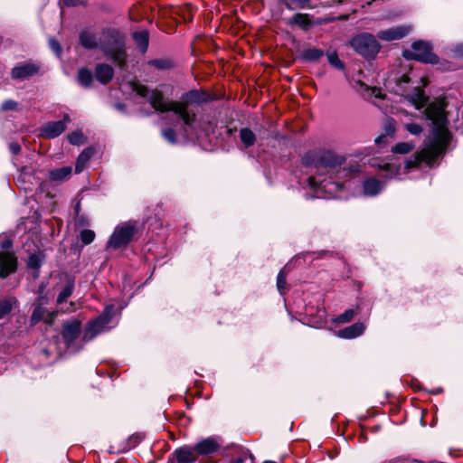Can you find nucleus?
<instances>
[{"mask_svg": "<svg viewBox=\"0 0 463 463\" xmlns=\"http://www.w3.org/2000/svg\"><path fill=\"white\" fill-rule=\"evenodd\" d=\"M194 447H182L175 451V455L178 463H194L196 457Z\"/></svg>", "mask_w": 463, "mask_h": 463, "instance_id": "18", "label": "nucleus"}, {"mask_svg": "<svg viewBox=\"0 0 463 463\" xmlns=\"http://www.w3.org/2000/svg\"><path fill=\"white\" fill-rule=\"evenodd\" d=\"M395 132V122L393 119H387L384 125V136L392 137Z\"/></svg>", "mask_w": 463, "mask_h": 463, "instance_id": "41", "label": "nucleus"}, {"mask_svg": "<svg viewBox=\"0 0 463 463\" xmlns=\"http://www.w3.org/2000/svg\"><path fill=\"white\" fill-rule=\"evenodd\" d=\"M74 288V281L72 279H68L67 284L60 292L57 298V304L61 305L68 298H70L72 294Z\"/></svg>", "mask_w": 463, "mask_h": 463, "instance_id": "29", "label": "nucleus"}, {"mask_svg": "<svg viewBox=\"0 0 463 463\" xmlns=\"http://www.w3.org/2000/svg\"><path fill=\"white\" fill-rule=\"evenodd\" d=\"M349 45L358 54L367 60L375 58L381 49V45L376 38L368 33H363L354 36L350 40Z\"/></svg>", "mask_w": 463, "mask_h": 463, "instance_id": "6", "label": "nucleus"}, {"mask_svg": "<svg viewBox=\"0 0 463 463\" xmlns=\"http://www.w3.org/2000/svg\"><path fill=\"white\" fill-rule=\"evenodd\" d=\"M337 3H342L344 0H336Z\"/></svg>", "mask_w": 463, "mask_h": 463, "instance_id": "60", "label": "nucleus"}, {"mask_svg": "<svg viewBox=\"0 0 463 463\" xmlns=\"http://www.w3.org/2000/svg\"><path fill=\"white\" fill-rule=\"evenodd\" d=\"M70 306H71V308H70V309H69V308H68V309H66V310H65V312L74 311V307H74V303H73V302H71V303H70Z\"/></svg>", "mask_w": 463, "mask_h": 463, "instance_id": "54", "label": "nucleus"}, {"mask_svg": "<svg viewBox=\"0 0 463 463\" xmlns=\"http://www.w3.org/2000/svg\"><path fill=\"white\" fill-rule=\"evenodd\" d=\"M208 463H217V461L212 460V461H210Z\"/></svg>", "mask_w": 463, "mask_h": 463, "instance_id": "59", "label": "nucleus"}, {"mask_svg": "<svg viewBox=\"0 0 463 463\" xmlns=\"http://www.w3.org/2000/svg\"><path fill=\"white\" fill-rule=\"evenodd\" d=\"M277 288L280 294H284L286 292V290L288 289V288H287V273L285 271V268L282 269L278 274Z\"/></svg>", "mask_w": 463, "mask_h": 463, "instance_id": "33", "label": "nucleus"}, {"mask_svg": "<svg viewBox=\"0 0 463 463\" xmlns=\"http://www.w3.org/2000/svg\"><path fill=\"white\" fill-rule=\"evenodd\" d=\"M365 329L363 323L353 324L338 332V335L342 338L352 339L361 335Z\"/></svg>", "mask_w": 463, "mask_h": 463, "instance_id": "20", "label": "nucleus"}, {"mask_svg": "<svg viewBox=\"0 0 463 463\" xmlns=\"http://www.w3.org/2000/svg\"><path fill=\"white\" fill-rule=\"evenodd\" d=\"M92 80H93V76H92V72L86 69V68H81L78 71V81L79 83L87 88V87H90L92 83Z\"/></svg>", "mask_w": 463, "mask_h": 463, "instance_id": "28", "label": "nucleus"}, {"mask_svg": "<svg viewBox=\"0 0 463 463\" xmlns=\"http://www.w3.org/2000/svg\"><path fill=\"white\" fill-rule=\"evenodd\" d=\"M328 62L335 68L338 70H344L345 65L343 61L338 58V55L335 52H332L327 53Z\"/></svg>", "mask_w": 463, "mask_h": 463, "instance_id": "35", "label": "nucleus"}, {"mask_svg": "<svg viewBox=\"0 0 463 463\" xmlns=\"http://www.w3.org/2000/svg\"><path fill=\"white\" fill-rule=\"evenodd\" d=\"M80 241L84 245L90 244L95 239V232L91 230H82L80 233Z\"/></svg>", "mask_w": 463, "mask_h": 463, "instance_id": "36", "label": "nucleus"}, {"mask_svg": "<svg viewBox=\"0 0 463 463\" xmlns=\"http://www.w3.org/2000/svg\"><path fill=\"white\" fill-rule=\"evenodd\" d=\"M114 71L111 66L105 63L98 64L95 70L96 79L102 84L109 82Z\"/></svg>", "mask_w": 463, "mask_h": 463, "instance_id": "19", "label": "nucleus"}, {"mask_svg": "<svg viewBox=\"0 0 463 463\" xmlns=\"http://www.w3.org/2000/svg\"><path fill=\"white\" fill-rule=\"evenodd\" d=\"M61 337L68 350L76 353L88 343L85 341L84 331L81 332V322L78 319H69L62 324Z\"/></svg>", "mask_w": 463, "mask_h": 463, "instance_id": "5", "label": "nucleus"}, {"mask_svg": "<svg viewBox=\"0 0 463 463\" xmlns=\"http://www.w3.org/2000/svg\"><path fill=\"white\" fill-rule=\"evenodd\" d=\"M71 144L80 146L84 142V136L80 131H74L68 136Z\"/></svg>", "mask_w": 463, "mask_h": 463, "instance_id": "38", "label": "nucleus"}, {"mask_svg": "<svg viewBox=\"0 0 463 463\" xmlns=\"http://www.w3.org/2000/svg\"><path fill=\"white\" fill-rule=\"evenodd\" d=\"M14 303H16V299L14 298L0 300V319L11 312Z\"/></svg>", "mask_w": 463, "mask_h": 463, "instance_id": "31", "label": "nucleus"}, {"mask_svg": "<svg viewBox=\"0 0 463 463\" xmlns=\"http://www.w3.org/2000/svg\"><path fill=\"white\" fill-rule=\"evenodd\" d=\"M281 3L290 11L314 9L313 0H281Z\"/></svg>", "mask_w": 463, "mask_h": 463, "instance_id": "22", "label": "nucleus"}, {"mask_svg": "<svg viewBox=\"0 0 463 463\" xmlns=\"http://www.w3.org/2000/svg\"><path fill=\"white\" fill-rule=\"evenodd\" d=\"M345 161V156L333 150H315L305 154L302 158L303 164L315 169V173L308 177L307 181L317 197H334L340 192L341 184L338 181L326 182V176L335 167L341 166Z\"/></svg>", "mask_w": 463, "mask_h": 463, "instance_id": "2", "label": "nucleus"}, {"mask_svg": "<svg viewBox=\"0 0 463 463\" xmlns=\"http://www.w3.org/2000/svg\"><path fill=\"white\" fill-rule=\"evenodd\" d=\"M240 138L245 148L252 146L256 142V135L248 128L240 130Z\"/></svg>", "mask_w": 463, "mask_h": 463, "instance_id": "27", "label": "nucleus"}, {"mask_svg": "<svg viewBox=\"0 0 463 463\" xmlns=\"http://www.w3.org/2000/svg\"><path fill=\"white\" fill-rule=\"evenodd\" d=\"M136 232L137 227L134 222H122L115 228L108 241L107 247L118 249L126 246L131 241Z\"/></svg>", "mask_w": 463, "mask_h": 463, "instance_id": "8", "label": "nucleus"}, {"mask_svg": "<svg viewBox=\"0 0 463 463\" xmlns=\"http://www.w3.org/2000/svg\"><path fill=\"white\" fill-rule=\"evenodd\" d=\"M71 166H63L61 168L53 169L49 172V178L52 181L61 182L68 179L71 175Z\"/></svg>", "mask_w": 463, "mask_h": 463, "instance_id": "25", "label": "nucleus"}, {"mask_svg": "<svg viewBox=\"0 0 463 463\" xmlns=\"http://www.w3.org/2000/svg\"><path fill=\"white\" fill-rule=\"evenodd\" d=\"M289 25H297L302 30H307L311 24V15L308 14L297 13L288 22Z\"/></svg>", "mask_w": 463, "mask_h": 463, "instance_id": "21", "label": "nucleus"}, {"mask_svg": "<svg viewBox=\"0 0 463 463\" xmlns=\"http://www.w3.org/2000/svg\"><path fill=\"white\" fill-rule=\"evenodd\" d=\"M132 90L140 97L147 98L151 106L157 111L166 112L173 111L184 122L185 126L184 131L187 128H193L196 119V114L194 110L190 109L187 104L183 102H168L165 99L161 91L157 90H150L146 86L139 82H133Z\"/></svg>", "mask_w": 463, "mask_h": 463, "instance_id": "3", "label": "nucleus"}, {"mask_svg": "<svg viewBox=\"0 0 463 463\" xmlns=\"http://www.w3.org/2000/svg\"><path fill=\"white\" fill-rule=\"evenodd\" d=\"M45 315V308L42 305H38L34 307L31 316V325L34 326L43 319Z\"/></svg>", "mask_w": 463, "mask_h": 463, "instance_id": "34", "label": "nucleus"}, {"mask_svg": "<svg viewBox=\"0 0 463 463\" xmlns=\"http://www.w3.org/2000/svg\"><path fill=\"white\" fill-rule=\"evenodd\" d=\"M368 92L369 97H375L379 99H383V95L382 94L381 90L377 88H367L366 89Z\"/></svg>", "mask_w": 463, "mask_h": 463, "instance_id": "46", "label": "nucleus"}, {"mask_svg": "<svg viewBox=\"0 0 463 463\" xmlns=\"http://www.w3.org/2000/svg\"><path fill=\"white\" fill-rule=\"evenodd\" d=\"M56 312H50L44 315L43 317V322L47 325H52L55 319Z\"/></svg>", "mask_w": 463, "mask_h": 463, "instance_id": "49", "label": "nucleus"}, {"mask_svg": "<svg viewBox=\"0 0 463 463\" xmlns=\"http://www.w3.org/2000/svg\"><path fill=\"white\" fill-rule=\"evenodd\" d=\"M113 306H109L104 309L100 316L88 323L84 329L85 341L90 342L96 335L106 330L107 325L111 321L113 317Z\"/></svg>", "mask_w": 463, "mask_h": 463, "instance_id": "9", "label": "nucleus"}, {"mask_svg": "<svg viewBox=\"0 0 463 463\" xmlns=\"http://www.w3.org/2000/svg\"><path fill=\"white\" fill-rule=\"evenodd\" d=\"M80 44L86 49L99 48V39L97 40L96 36L90 32H82L80 34Z\"/></svg>", "mask_w": 463, "mask_h": 463, "instance_id": "24", "label": "nucleus"}, {"mask_svg": "<svg viewBox=\"0 0 463 463\" xmlns=\"http://www.w3.org/2000/svg\"><path fill=\"white\" fill-rule=\"evenodd\" d=\"M324 55V52L317 48H309L303 52L302 57L308 61H315L319 60Z\"/></svg>", "mask_w": 463, "mask_h": 463, "instance_id": "30", "label": "nucleus"}, {"mask_svg": "<svg viewBox=\"0 0 463 463\" xmlns=\"http://www.w3.org/2000/svg\"><path fill=\"white\" fill-rule=\"evenodd\" d=\"M354 314L355 313L353 309H348V310L345 311L343 314H341L337 317L336 321L339 323H347L354 318Z\"/></svg>", "mask_w": 463, "mask_h": 463, "instance_id": "40", "label": "nucleus"}, {"mask_svg": "<svg viewBox=\"0 0 463 463\" xmlns=\"http://www.w3.org/2000/svg\"><path fill=\"white\" fill-rule=\"evenodd\" d=\"M407 26H397L387 30L379 31L377 36L383 41H393L403 38L409 33Z\"/></svg>", "mask_w": 463, "mask_h": 463, "instance_id": "14", "label": "nucleus"}, {"mask_svg": "<svg viewBox=\"0 0 463 463\" xmlns=\"http://www.w3.org/2000/svg\"><path fill=\"white\" fill-rule=\"evenodd\" d=\"M232 463H249V457H247L246 455H242L233 459Z\"/></svg>", "mask_w": 463, "mask_h": 463, "instance_id": "52", "label": "nucleus"}, {"mask_svg": "<svg viewBox=\"0 0 463 463\" xmlns=\"http://www.w3.org/2000/svg\"><path fill=\"white\" fill-rule=\"evenodd\" d=\"M405 98L417 109L423 108L429 99L424 91L420 88H415L411 93H408Z\"/></svg>", "mask_w": 463, "mask_h": 463, "instance_id": "17", "label": "nucleus"}, {"mask_svg": "<svg viewBox=\"0 0 463 463\" xmlns=\"http://www.w3.org/2000/svg\"><path fill=\"white\" fill-rule=\"evenodd\" d=\"M69 121V116L66 115L62 120L48 122L41 128V135L47 138H54L64 132Z\"/></svg>", "mask_w": 463, "mask_h": 463, "instance_id": "11", "label": "nucleus"}, {"mask_svg": "<svg viewBox=\"0 0 463 463\" xmlns=\"http://www.w3.org/2000/svg\"><path fill=\"white\" fill-rule=\"evenodd\" d=\"M354 173V169L351 167H335V170L328 174L326 176V182L338 181L341 184L340 191L343 188L344 181L352 177Z\"/></svg>", "mask_w": 463, "mask_h": 463, "instance_id": "15", "label": "nucleus"}, {"mask_svg": "<svg viewBox=\"0 0 463 463\" xmlns=\"http://www.w3.org/2000/svg\"><path fill=\"white\" fill-rule=\"evenodd\" d=\"M403 57L407 60H415L425 63L435 64L439 59L432 52L430 44L424 41H417L412 43L411 50H405Z\"/></svg>", "mask_w": 463, "mask_h": 463, "instance_id": "7", "label": "nucleus"}, {"mask_svg": "<svg viewBox=\"0 0 463 463\" xmlns=\"http://www.w3.org/2000/svg\"><path fill=\"white\" fill-rule=\"evenodd\" d=\"M347 18H348L347 15H343V16L340 17V19H342V20H346Z\"/></svg>", "mask_w": 463, "mask_h": 463, "instance_id": "57", "label": "nucleus"}, {"mask_svg": "<svg viewBox=\"0 0 463 463\" xmlns=\"http://www.w3.org/2000/svg\"><path fill=\"white\" fill-rule=\"evenodd\" d=\"M50 46H51L52 50L53 52H55L57 54L61 53V45H60L58 41H56L55 39H51L50 40Z\"/></svg>", "mask_w": 463, "mask_h": 463, "instance_id": "48", "label": "nucleus"}, {"mask_svg": "<svg viewBox=\"0 0 463 463\" xmlns=\"http://www.w3.org/2000/svg\"><path fill=\"white\" fill-rule=\"evenodd\" d=\"M221 444L220 441L215 437H208L205 439H203L202 440L198 441L194 446V449L195 452H197L199 455L206 456L210 454H213L218 451L220 449Z\"/></svg>", "mask_w": 463, "mask_h": 463, "instance_id": "12", "label": "nucleus"}, {"mask_svg": "<svg viewBox=\"0 0 463 463\" xmlns=\"http://www.w3.org/2000/svg\"><path fill=\"white\" fill-rule=\"evenodd\" d=\"M445 107L444 100L437 99L426 108V118L433 126L431 134L424 141V147L405 162L406 168L416 167L421 163L430 166L445 152L451 137L447 128L448 120Z\"/></svg>", "mask_w": 463, "mask_h": 463, "instance_id": "1", "label": "nucleus"}, {"mask_svg": "<svg viewBox=\"0 0 463 463\" xmlns=\"http://www.w3.org/2000/svg\"><path fill=\"white\" fill-rule=\"evenodd\" d=\"M148 63L159 70H164L171 66V61L168 60H152Z\"/></svg>", "mask_w": 463, "mask_h": 463, "instance_id": "42", "label": "nucleus"}, {"mask_svg": "<svg viewBox=\"0 0 463 463\" xmlns=\"http://www.w3.org/2000/svg\"><path fill=\"white\" fill-rule=\"evenodd\" d=\"M94 154V149L91 147L85 148L78 156L75 165V172L80 174L86 167L89 160Z\"/></svg>", "mask_w": 463, "mask_h": 463, "instance_id": "23", "label": "nucleus"}, {"mask_svg": "<svg viewBox=\"0 0 463 463\" xmlns=\"http://www.w3.org/2000/svg\"><path fill=\"white\" fill-rule=\"evenodd\" d=\"M133 38H134L137 47L139 48L140 52L142 53H145L148 48V40H149L148 32L146 30L135 32L133 33Z\"/></svg>", "mask_w": 463, "mask_h": 463, "instance_id": "26", "label": "nucleus"}, {"mask_svg": "<svg viewBox=\"0 0 463 463\" xmlns=\"http://www.w3.org/2000/svg\"><path fill=\"white\" fill-rule=\"evenodd\" d=\"M162 135L169 143L175 144L176 141L175 132L172 128H165L162 131Z\"/></svg>", "mask_w": 463, "mask_h": 463, "instance_id": "44", "label": "nucleus"}, {"mask_svg": "<svg viewBox=\"0 0 463 463\" xmlns=\"http://www.w3.org/2000/svg\"><path fill=\"white\" fill-rule=\"evenodd\" d=\"M9 149L14 155H17L21 151V146L17 143H11L9 145Z\"/></svg>", "mask_w": 463, "mask_h": 463, "instance_id": "50", "label": "nucleus"}, {"mask_svg": "<svg viewBox=\"0 0 463 463\" xmlns=\"http://www.w3.org/2000/svg\"><path fill=\"white\" fill-rule=\"evenodd\" d=\"M263 463H276V462H274V461H265Z\"/></svg>", "mask_w": 463, "mask_h": 463, "instance_id": "58", "label": "nucleus"}, {"mask_svg": "<svg viewBox=\"0 0 463 463\" xmlns=\"http://www.w3.org/2000/svg\"><path fill=\"white\" fill-rule=\"evenodd\" d=\"M249 463H253V458L251 455L249 456Z\"/></svg>", "mask_w": 463, "mask_h": 463, "instance_id": "56", "label": "nucleus"}, {"mask_svg": "<svg viewBox=\"0 0 463 463\" xmlns=\"http://www.w3.org/2000/svg\"><path fill=\"white\" fill-rule=\"evenodd\" d=\"M384 187V183L374 177H369L363 183V194L365 196L373 197L379 194Z\"/></svg>", "mask_w": 463, "mask_h": 463, "instance_id": "16", "label": "nucleus"}, {"mask_svg": "<svg viewBox=\"0 0 463 463\" xmlns=\"http://www.w3.org/2000/svg\"><path fill=\"white\" fill-rule=\"evenodd\" d=\"M40 67L34 63H22L14 67L11 76L14 80H24L38 73Z\"/></svg>", "mask_w": 463, "mask_h": 463, "instance_id": "13", "label": "nucleus"}, {"mask_svg": "<svg viewBox=\"0 0 463 463\" xmlns=\"http://www.w3.org/2000/svg\"><path fill=\"white\" fill-rule=\"evenodd\" d=\"M454 54L458 58H463V43L458 44L455 47Z\"/></svg>", "mask_w": 463, "mask_h": 463, "instance_id": "51", "label": "nucleus"}, {"mask_svg": "<svg viewBox=\"0 0 463 463\" xmlns=\"http://www.w3.org/2000/svg\"><path fill=\"white\" fill-rule=\"evenodd\" d=\"M13 246V241L8 239L5 238L0 241V247L2 250H9V249Z\"/></svg>", "mask_w": 463, "mask_h": 463, "instance_id": "47", "label": "nucleus"}, {"mask_svg": "<svg viewBox=\"0 0 463 463\" xmlns=\"http://www.w3.org/2000/svg\"><path fill=\"white\" fill-rule=\"evenodd\" d=\"M17 269V258L13 251L0 250V278L5 279Z\"/></svg>", "mask_w": 463, "mask_h": 463, "instance_id": "10", "label": "nucleus"}, {"mask_svg": "<svg viewBox=\"0 0 463 463\" xmlns=\"http://www.w3.org/2000/svg\"><path fill=\"white\" fill-rule=\"evenodd\" d=\"M99 49L118 66L125 64V42L119 32L110 29L104 30L99 36Z\"/></svg>", "mask_w": 463, "mask_h": 463, "instance_id": "4", "label": "nucleus"}, {"mask_svg": "<svg viewBox=\"0 0 463 463\" xmlns=\"http://www.w3.org/2000/svg\"><path fill=\"white\" fill-rule=\"evenodd\" d=\"M405 129L410 132L411 135H419L422 132V128L420 125L416 123H409L405 125Z\"/></svg>", "mask_w": 463, "mask_h": 463, "instance_id": "43", "label": "nucleus"}, {"mask_svg": "<svg viewBox=\"0 0 463 463\" xmlns=\"http://www.w3.org/2000/svg\"><path fill=\"white\" fill-rule=\"evenodd\" d=\"M65 3H66V5H74V3H73V1H72V0H65Z\"/></svg>", "mask_w": 463, "mask_h": 463, "instance_id": "55", "label": "nucleus"}, {"mask_svg": "<svg viewBox=\"0 0 463 463\" xmlns=\"http://www.w3.org/2000/svg\"><path fill=\"white\" fill-rule=\"evenodd\" d=\"M379 168L388 171L387 176L390 178L396 176L399 174V170H400L399 166L392 165V164H388V163L380 165Z\"/></svg>", "mask_w": 463, "mask_h": 463, "instance_id": "37", "label": "nucleus"}, {"mask_svg": "<svg viewBox=\"0 0 463 463\" xmlns=\"http://www.w3.org/2000/svg\"><path fill=\"white\" fill-rule=\"evenodd\" d=\"M17 107V103L12 99H7L2 104L3 110H13Z\"/></svg>", "mask_w": 463, "mask_h": 463, "instance_id": "45", "label": "nucleus"}, {"mask_svg": "<svg viewBox=\"0 0 463 463\" xmlns=\"http://www.w3.org/2000/svg\"><path fill=\"white\" fill-rule=\"evenodd\" d=\"M414 148V145L410 142H401L396 144L392 152L394 154H408Z\"/></svg>", "mask_w": 463, "mask_h": 463, "instance_id": "32", "label": "nucleus"}, {"mask_svg": "<svg viewBox=\"0 0 463 463\" xmlns=\"http://www.w3.org/2000/svg\"><path fill=\"white\" fill-rule=\"evenodd\" d=\"M386 137H386V136H384V135L383 134V135H381V136H379V137H377L375 138V143H376L377 145H380V144H382V143L383 142V140H384Z\"/></svg>", "mask_w": 463, "mask_h": 463, "instance_id": "53", "label": "nucleus"}, {"mask_svg": "<svg viewBox=\"0 0 463 463\" xmlns=\"http://www.w3.org/2000/svg\"><path fill=\"white\" fill-rule=\"evenodd\" d=\"M27 266L30 268V269H37L40 268L41 266V260H40V258L38 255L36 254H31L29 257H28V260H27Z\"/></svg>", "mask_w": 463, "mask_h": 463, "instance_id": "39", "label": "nucleus"}]
</instances>
